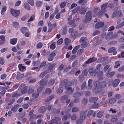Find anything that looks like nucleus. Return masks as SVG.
Here are the masks:
<instances>
[{"label": "nucleus", "instance_id": "obj_32", "mask_svg": "<svg viewBox=\"0 0 124 124\" xmlns=\"http://www.w3.org/2000/svg\"><path fill=\"white\" fill-rule=\"evenodd\" d=\"M87 39L86 37H82L81 38L79 41L80 42H87Z\"/></svg>", "mask_w": 124, "mask_h": 124}, {"label": "nucleus", "instance_id": "obj_40", "mask_svg": "<svg viewBox=\"0 0 124 124\" xmlns=\"http://www.w3.org/2000/svg\"><path fill=\"white\" fill-rule=\"evenodd\" d=\"M87 46V42H83L81 46L82 48H84L86 47Z\"/></svg>", "mask_w": 124, "mask_h": 124}, {"label": "nucleus", "instance_id": "obj_42", "mask_svg": "<svg viewBox=\"0 0 124 124\" xmlns=\"http://www.w3.org/2000/svg\"><path fill=\"white\" fill-rule=\"evenodd\" d=\"M104 112L103 111H99L97 113V116L99 118L103 116Z\"/></svg>", "mask_w": 124, "mask_h": 124}, {"label": "nucleus", "instance_id": "obj_49", "mask_svg": "<svg viewBox=\"0 0 124 124\" xmlns=\"http://www.w3.org/2000/svg\"><path fill=\"white\" fill-rule=\"evenodd\" d=\"M53 70V68L50 66L49 65L48 68V69L46 70V73H48L51 72Z\"/></svg>", "mask_w": 124, "mask_h": 124}, {"label": "nucleus", "instance_id": "obj_11", "mask_svg": "<svg viewBox=\"0 0 124 124\" xmlns=\"http://www.w3.org/2000/svg\"><path fill=\"white\" fill-rule=\"evenodd\" d=\"M87 11L86 8L85 7H81L79 10V13L82 15L85 14Z\"/></svg>", "mask_w": 124, "mask_h": 124}, {"label": "nucleus", "instance_id": "obj_59", "mask_svg": "<svg viewBox=\"0 0 124 124\" xmlns=\"http://www.w3.org/2000/svg\"><path fill=\"white\" fill-rule=\"evenodd\" d=\"M116 100L114 98H112L109 99V102L112 104H114L116 102Z\"/></svg>", "mask_w": 124, "mask_h": 124}, {"label": "nucleus", "instance_id": "obj_63", "mask_svg": "<svg viewBox=\"0 0 124 124\" xmlns=\"http://www.w3.org/2000/svg\"><path fill=\"white\" fill-rule=\"evenodd\" d=\"M79 110V108L78 107H74L72 109V111L73 112H78Z\"/></svg>", "mask_w": 124, "mask_h": 124}, {"label": "nucleus", "instance_id": "obj_2", "mask_svg": "<svg viewBox=\"0 0 124 124\" xmlns=\"http://www.w3.org/2000/svg\"><path fill=\"white\" fill-rule=\"evenodd\" d=\"M71 86L67 85V84L65 86V89L67 90L66 93L68 94H72L74 91V89L72 87H70Z\"/></svg>", "mask_w": 124, "mask_h": 124}, {"label": "nucleus", "instance_id": "obj_64", "mask_svg": "<svg viewBox=\"0 0 124 124\" xmlns=\"http://www.w3.org/2000/svg\"><path fill=\"white\" fill-rule=\"evenodd\" d=\"M64 68V65L63 64H61L60 66H59V67L58 68V69H57V70L58 71H60L61 70H62L63 68Z\"/></svg>", "mask_w": 124, "mask_h": 124}, {"label": "nucleus", "instance_id": "obj_58", "mask_svg": "<svg viewBox=\"0 0 124 124\" xmlns=\"http://www.w3.org/2000/svg\"><path fill=\"white\" fill-rule=\"evenodd\" d=\"M86 85V82H84L82 84L81 86V89L82 90H83L85 88Z\"/></svg>", "mask_w": 124, "mask_h": 124}, {"label": "nucleus", "instance_id": "obj_10", "mask_svg": "<svg viewBox=\"0 0 124 124\" xmlns=\"http://www.w3.org/2000/svg\"><path fill=\"white\" fill-rule=\"evenodd\" d=\"M108 52L109 53L112 52L113 55H115L117 53L116 49L114 47H112L109 48L108 49Z\"/></svg>", "mask_w": 124, "mask_h": 124}, {"label": "nucleus", "instance_id": "obj_30", "mask_svg": "<svg viewBox=\"0 0 124 124\" xmlns=\"http://www.w3.org/2000/svg\"><path fill=\"white\" fill-rule=\"evenodd\" d=\"M98 99L97 97H92L90 98L89 101L90 102H95V101H97Z\"/></svg>", "mask_w": 124, "mask_h": 124}, {"label": "nucleus", "instance_id": "obj_1", "mask_svg": "<svg viewBox=\"0 0 124 124\" xmlns=\"http://www.w3.org/2000/svg\"><path fill=\"white\" fill-rule=\"evenodd\" d=\"M93 13L91 11H89L87 12L85 15V19L84 20L83 23H87L90 21L92 18Z\"/></svg>", "mask_w": 124, "mask_h": 124}, {"label": "nucleus", "instance_id": "obj_55", "mask_svg": "<svg viewBox=\"0 0 124 124\" xmlns=\"http://www.w3.org/2000/svg\"><path fill=\"white\" fill-rule=\"evenodd\" d=\"M105 12L104 11H103L101 10L99 11L97 14V15L99 16H101L103 15L104 13Z\"/></svg>", "mask_w": 124, "mask_h": 124}, {"label": "nucleus", "instance_id": "obj_35", "mask_svg": "<svg viewBox=\"0 0 124 124\" xmlns=\"http://www.w3.org/2000/svg\"><path fill=\"white\" fill-rule=\"evenodd\" d=\"M63 92V88L61 87L60 86L58 89L56 91V93L57 94H61Z\"/></svg>", "mask_w": 124, "mask_h": 124}, {"label": "nucleus", "instance_id": "obj_37", "mask_svg": "<svg viewBox=\"0 0 124 124\" xmlns=\"http://www.w3.org/2000/svg\"><path fill=\"white\" fill-rule=\"evenodd\" d=\"M24 74L23 73L22 74L19 73L17 74L16 76V78L17 79H21L24 76Z\"/></svg>", "mask_w": 124, "mask_h": 124}, {"label": "nucleus", "instance_id": "obj_54", "mask_svg": "<svg viewBox=\"0 0 124 124\" xmlns=\"http://www.w3.org/2000/svg\"><path fill=\"white\" fill-rule=\"evenodd\" d=\"M75 99L73 101V102L74 103L79 102L80 101V98H75Z\"/></svg>", "mask_w": 124, "mask_h": 124}, {"label": "nucleus", "instance_id": "obj_53", "mask_svg": "<svg viewBox=\"0 0 124 124\" xmlns=\"http://www.w3.org/2000/svg\"><path fill=\"white\" fill-rule=\"evenodd\" d=\"M17 105H15L11 109V110L14 112H16L17 110Z\"/></svg>", "mask_w": 124, "mask_h": 124}, {"label": "nucleus", "instance_id": "obj_57", "mask_svg": "<svg viewBox=\"0 0 124 124\" xmlns=\"http://www.w3.org/2000/svg\"><path fill=\"white\" fill-rule=\"evenodd\" d=\"M100 33V31L98 30H96L94 31L93 32L92 35L93 36L99 34Z\"/></svg>", "mask_w": 124, "mask_h": 124}, {"label": "nucleus", "instance_id": "obj_8", "mask_svg": "<svg viewBox=\"0 0 124 124\" xmlns=\"http://www.w3.org/2000/svg\"><path fill=\"white\" fill-rule=\"evenodd\" d=\"M122 15V13L121 11H115L113 13L112 15L113 18L116 17L118 18L121 16Z\"/></svg>", "mask_w": 124, "mask_h": 124}, {"label": "nucleus", "instance_id": "obj_43", "mask_svg": "<svg viewBox=\"0 0 124 124\" xmlns=\"http://www.w3.org/2000/svg\"><path fill=\"white\" fill-rule=\"evenodd\" d=\"M79 47V46H78L76 47H75V48H74L73 49L72 53V54H75L77 50L78 49Z\"/></svg>", "mask_w": 124, "mask_h": 124}, {"label": "nucleus", "instance_id": "obj_48", "mask_svg": "<svg viewBox=\"0 0 124 124\" xmlns=\"http://www.w3.org/2000/svg\"><path fill=\"white\" fill-rule=\"evenodd\" d=\"M78 61L77 60H76L73 62L72 65V67H75L77 66L78 65Z\"/></svg>", "mask_w": 124, "mask_h": 124}, {"label": "nucleus", "instance_id": "obj_45", "mask_svg": "<svg viewBox=\"0 0 124 124\" xmlns=\"http://www.w3.org/2000/svg\"><path fill=\"white\" fill-rule=\"evenodd\" d=\"M7 9V7L6 6H4L3 8H2L1 11V14L3 15L4 14V12L6 11V10Z\"/></svg>", "mask_w": 124, "mask_h": 124}, {"label": "nucleus", "instance_id": "obj_47", "mask_svg": "<svg viewBox=\"0 0 124 124\" xmlns=\"http://www.w3.org/2000/svg\"><path fill=\"white\" fill-rule=\"evenodd\" d=\"M77 70L78 69L77 68H75L72 70L70 71V74L72 75L75 73H76Z\"/></svg>", "mask_w": 124, "mask_h": 124}, {"label": "nucleus", "instance_id": "obj_25", "mask_svg": "<svg viewBox=\"0 0 124 124\" xmlns=\"http://www.w3.org/2000/svg\"><path fill=\"white\" fill-rule=\"evenodd\" d=\"M17 40V39L15 38L11 39L10 40V42L12 44L15 45L16 43Z\"/></svg>", "mask_w": 124, "mask_h": 124}, {"label": "nucleus", "instance_id": "obj_13", "mask_svg": "<svg viewBox=\"0 0 124 124\" xmlns=\"http://www.w3.org/2000/svg\"><path fill=\"white\" fill-rule=\"evenodd\" d=\"M68 80L66 79L63 80L62 82H61L60 84V86L62 88H63L64 86L66 85L68 83Z\"/></svg>", "mask_w": 124, "mask_h": 124}, {"label": "nucleus", "instance_id": "obj_16", "mask_svg": "<svg viewBox=\"0 0 124 124\" xmlns=\"http://www.w3.org/2000/svg\"><path fill=\"white\" fill-rule=\"evenodd\" d=\"M51 93V89L50 88H46L45 91V93L42 92L43 95H45L46 94L49 95Z\"/></svg>", "mask_w": 124, "mask_h": 124}, {"label": "nucleus", "instance_id": "obj_9", "mask_svg": "<svg viewBox=\"0 0 124 124\" xmlns=\"http://www.w3.org/2000/svg\"><path fill=\"white\" fill-rule=\"evenodd\" d=\"M93 81L92 79H89L88 83V85L86 87L87 89H90L92 87V83Z\"/></svg>", "mask_w": 124, "mask_h": 124}, {"label": "nucleus", "instance_id": "obj_12", "mask_svg": "<svg viewBox=\"0 0 124 124\" xmlns=\"http://www.w3.org/2000/svg\"><path fill=\"white\" fill-rule=\"evenodd\" d=\"M103 73L102 71H100L97 75V76L100 80H102L103 79Z\"/></svg>", "mask_w": 124, "mask_h": 124}, {"label": "nucleus", "instance_id": "obj_56", "mask_svg": "<svg viewBox=\"0 0 124 124\" xmlns=\"http://www.w3.org/2000/svg\"><path fill=\"white\" fill-rule=\"evenodd\" d=\"M44 88V87H39L37 89L38 92L39 93L41 92Z\"/></svg>", "mask_w": 124, "mask_h": 124}, {"label": "nucleus", "instance_id": "obj_33", "mask_svg": "<svg viewBox=\"0 0 124 124\" xmlns=\"http://www.w3.org/2000/svg\"><path fill=\"white\" fill-rule=\"evenodd\" d=\"M100 85V82L98 80L94 81V85L95 88H98Z\"/></svg>", "mask_w": 124, "mask_h": 124}, {"label": "nucleus", "instance_id": "obj_46", "mask_svg": "<svg viewBox=\"0 0 124 124\" xmlns=\"http://www.w3.org/2000/svg\"><path fill=\"white\" fill-rule=\"evenodd\" d=\"M84 52V49H80L78 50L77 52V55L78 56L80 55Z\"/></svg>", "mask_w": 124, "mask_h": 124}, {"label": "nucleus", "instance_id": "obj_26", "mask_svg": "<svg viewBox=\"0 0 124 124\" xmlns=\"http://www.w3.org/2000/svg\"><path fill=\"white\" fill-rule=\"evenodd\" d=\"M55 80L54 79H51L48 84V86L50 87L52 86L54 83Z\"/></svg>", "mask_w": 124, "mask_h": 124}, {"label": "nucleus", "instance_id": "obj_4", "mask_svg": "<svg viewBox=\"0 0 124 124\" xmlns=\"http://www.w3.org/2000/svg\"><path fill=\"white\" fill-rule=\"evenodd\" d=\"M113 33V32L110 31L106 35V33L105 32L102 34L101 37L103 38H105L106 40H108L112 36Z\"/></svg>", "mask_w": 124, "mask_h": 124}, {"label": "nucleus", "instance_id": "obj_36", "mask_svg": "<svg viewBox=\"0 0 124 124\" xmlns=\"http://www.w3.org/2000/svg\"><path fill=\"white\" fill-rule=\"evenodd\" d=\"M46 110V108L45 107L42 106L39 108V111L40 113H43Z\"/></svg>", "mask_w": 124, "mask_h": 124}, {"label": "nucleus", "instance_id": "obj_23", "mask_svg": "<svg viewBox=\"0 0 124 124\" xmlns=\"http://www.w3.org/2000/svg\"><path fill=\"white\" fill-rule=\"evenodd\" d=\"M35 89V87L33 86L31 87L29 89L28 93L29 94H31L32 93L34 92V90Z\"/></svg>", "mask_w": 124, "mask_h": 124}, {"label": "nucleus", "instance_id": "obj_20", "mask_svg": "<svg viewBox=\"0 0 124 124\" xmlns=\"http://www.w3.org/2000/svg\"><path fill=\"white\" fill-rule=\"evenodd\" d=\"M122 62L121 61H116L115 63V68H117L120 66V64H121Z\"/></svg>", "mask_w": 124, "mask_h": 124}, {"label": "nucleus", "instance_id": "obj_27", "mask_svg": "<svg viewBox=\"0 0 124 124\" xmlns=\"http://www.w3.org/2000/svg\"><path fill=\"white\" fill-rule=\"evenodd\" d=\"M47 83V82L44 79L41 80L39 84L41 86H44L46 85Z\"/></svg>", "mask_w": 124, "mask_h": 124}, {"label": "nucleus", "instance_id": "obj_31", "mask_svg": "<svg viewBox=\"0 0 124 124\" xmlns=\"http://www.w3.org/2000/svg\"><path fill=\"white\" fill-rule=\"evenodd\" d=\"M106 85V83L105 81H102L100 84V86L101 88L104 87Z\"/></svg>", "mask_w": 124, "mask_h": 124}, {"label": "nucleus", "instance_id": "obj_17", "mask_svg": "<svg viewBox=\"0 0 124 124\" xmlns=\"http://www.w3.org/2000/svg\"><path fill=\"white\" fill-rule=\"evenodd\" d=\"M56 54L55 53L53 52L50 54L49 56L48 59V60L49 61H51L53 60L54 57L55 56Z\"/></svg>", "mask_w": 124, "mask_h": 124}, {"label": "nucleus", "instance_id": "obj_24", "mask_svg": "<svg viewBox=\"0 0 124 124\" xmlns=\"http://www.w3.org/2000/svg\"><path fill=\"white\" fill-rule=\"evenodd\" d=\"M50 52L49 51H47L46 52V51L44 49L42 51V53L43 55L45 56H47L50 54Z\"/></svg>", "mask_w": 124, "mask_h": 124}, {"label": "nucleus", "instance_id": "obj_50", "mask_svg": "<svg viewBox=\"0 0 124 124\" xmlns=\"http://www.w3.org/2000/svg\"><path fill=\"white\" fill-rule=\"evenodd\" d=\"M84 76L82 75H80L79 77V81L82 82L84 79Z\"/></svg>", "mask_w": 124, "mask_h": 124}, {"label": "nucleus", "instance_id": "obj_29", "mask_svg": "<svg viewBox=\"0 0 124 124\" xmlns=\"http://www.w3.org/2000/svg\"><path fill=\"white\" fill-rule=\"evenodd\" d=\"M24 7L25 9L27 10H30L31 8L29 5L27 3H25L24 4Z\"/></svg>", "mask_w": 124, "mask_h": 124}, {"label": "nucleus", "instance_id": "obj_22", "mask_svg": "<svg viewBox=\"0 0 124 124\" xmlns=\"http://www.w3.org/2000/svg\"><path fill=\"white\" fill-rule=\"evenodd\" d=\"M28 28L25 27L22 28L21 29V31L23 34H24L25 32H28Z\"/></svg>", "mask_w": 124, "mask_h": 124}, {"label": "nucleus", "instance_id": "obj_19", "mask_svg": "<svg viewBox=\"0 0 124 124\" xmlns=\"http://www.w3.org/2000/svg\"><path fill=\"white\" fill-rule=\"evenodd\" d=\"M97 60V58H95L93 57L90 58L85 62V63L87 64H89L94 62Z\"/></svg>", "mask_w": 124, "mask_h": 124}, {"label": "nucleus", "instance_id": "obj_38", "mask_svg": "<svg viewBox=\"0 0 124 124\" xmlns=\"http://www.w3.org/2000/svg\"><path fill=\"white\" fill-rule=\"evenodd\" d=\"M80 8V7L78 6L75 9H73L72 12V14H74L76 13L78 11Z\"/></svg>", "mask_w": 124, "mask_h": 124}, {"label": "nucleus", "instance_id": "obj_60", "mask_svg": "<svg viewBox=\"0 0 124 124\" xmlns=\"http://www.w3.org/2000/svg\"><path fill=\"white\" fill-rule=\"evenodd\" d=\"M39 93L37 92V93H33L32 94V96L34 98H37L39 97Z\"/></svg>", "mask_w": 124, "mask_h": 124}, {"label": "nucleus", "instance_id": "obj_6", "mask_svg": "<svg viewBox=\"0 0 124 124\" xmlns=\"http://www.w3.org/2000/svg\"><path fill=\"white\" fill-rule=\"evenodd\" d=\"M10 10L13 16L16 17H17L19 16L20 13L19 10L11 9Z\"/></svg>", "mask_w": 124, "mask_h": 124}, {"label": "nucleus", "instance_id": "obj_21", "mask_svg": "<svg viewBox=\"0 0 124 124\" xmlns=\"http://www.w3.org/2000/svg\"><path fill=\"white\" fill-rule=\"evenodd\" d=\"M86 116L85 113L84 111H82L80 115V119L82 120H83L85 119Z\"/></svg>", "mask_w": 124, "mask_h": 124}, {"label": "nucleus", "instance_id": "obj_41", "mask_svg": "<svg viewBox=\"0 0 124 124\" xmlns=\"http://www.w3.org/2000/svg\"><path fill=\"white\" fill-rule=\"evenodd\" d=\"M20 95L18 94L17 92H13L11 94V96L12 97H15L17 96H19Z\"/></svg>", "mask_w": 124, "mask_h": 124}, {"label": "nucleus", "instance_id": "obj_15", "mask_svg": "<svg viewBox=\"0 0 124 124\" xmlns=\"http://www.w3.org/2000/svg\"><path fill=\"white\" fill-rule=\"evenodd\" d=\"M120 81V80L118 79H115L113 82L112 86L114 87H116L118 85Z\"/></svg>", "mask_w": 124, "mask_h": 124}, {"label": "nucleus", "instance_id": "obj_51", "mask_svg": "<svg viewBox=\"0 0 124 124\" xmlns=\"http://www.w3.org/2000/svg\"><path fill=\"white\" fill-rule=\"evenodd\" d=\"M108 3H106L102 5L101 7V8L102 10H104L107 8L108 5Z\"/></svg>", "mask_w": 124, "mask_h": 124}, {"label": "nucleus", "instance_id": "obj_62", "mask_svg": "<svg viewBox=\"0 0 124 124\" xmlns=\"http://www.w3.org/2000/svg\"><path fill=\"white\" fill-rule=\"evenodd\" d=\"M3 57H0V64L2 65L4 64L5 61Z\"/></svg>", "mask_w": 124, "mask_h": 124}, {"label": "nucleus", "instance_id": "obj_7", "mask_svg": "<svg viewBox=\"0 0 124 124\" xmlns=\"http://www.w3.org/2000/svg\"><path fill=\"white\" fill-rule=\"evenodd\" d=\"M104 25V23L103 22H99L97 23L95 25L94 28L95 29L102 27Z\"/></svg>", "mask_w": 124, "mask_h": 124}, {"label": "nucleus", "instance_id": "obj_34", "mask_svg": "<svg viewBox=\"0 0 124 124\" xmlns=\"http://www.w3.org/2000/svg\"><path fill=\"white\" fill-rule=\"evenodd\" d=\"M87 2V1L86 0H80L78 1L79 4H81L82 5H85Z\"/></svg>", "mask_w": 124, "mask_h": 124}, {"label": "nucleus", "instance_id": "obj_28", "mask_svg": "<svg viewBox=\"0 0 124 124\" xmlns=\"http://www.w3.org/2000/svg\"><path fill=\"white\" fill-rule=\"evenodd\" d=\"M18 67L19 70L21 71H22L25 70V67L23 66L22 64H20L19 65Z\"/></svg>", "mask_w": 124, "mask_h": 124}, {"label": "nucleus", "instance_id": "obj_14", "mask_svg": "<svg viewBox=\"0 0 124 124\" xmlns=\"http://www.w3.org/2000/svg\"><path fill=\"white\" fill-rule=\"evenodd\" d=\"M83 95V92H75L73 95V97L74 98H78L82 95Z\"/></svg>", "mask_w": 124, "mask_h": 124}, {"label": "nucleus", "instance_id": "obj_18", "mask_svg": "<svg viewBox=\"0 0 124 124\" xmlns=\"http://www.w3.org/2000/svg\"><path fill=\"white\" fill-rule=\"evenodd\" d=\"M78 82L77 81L76 79H74L72 80L71 82H69L67 84V85L71 86L73 85H76Z\"/></svg>", "mask_w": 124, "mask_h": 124}, {"label": "nucleus", "instance_id": "obj_5", "mask_svg": "<svg viewBox=\"0 0 124 124\" xmlns=\"http://www.w3.org/2000/svg\"><path fill=\"white\" fill-rule=\"evenodd\" d=\"M19 89L22 93L25 94L27 92V88L25 84H22L19 86Z\"/></svg>", "mask_w": 124, "mask_h": 124}, {"label": "nucleus", "instance_id": "obj_44", "mask_svg": "<svg viewBox=\"0 0 124 124\" xmlns=\"http://www.w3.org/2000/svg\"><path fill=\"white\" fill-rule=\"evenodd\" d=\"M70 42V40L69 39L67 38L65 39V43L66 45H69Z\"/></svg>", "mask_w": 124, "mask_h": 124}, {"label": "nucleus", "instance_id": "obj_61", "mask_svg": "<svg viewBox=\"0 0 124 124\" xmlns=\"http://www.w3.org/2000/svg\"><path fill=\"white\" fill-rule=\"evenodd\" d=\"M27 2L32 6H34V3L33 0H28Z\"/></svg>", "mask_w": 124, "mask_h": 124}, {"label": "nucleus", "instance_id": "obj_52", "mask_svg": "<svg viewBox=\"0 0 124 124\" xmlns=\"http://www.w3.org/2000/svg\"><path fill=\"white\" fill-rule=\"evenodd\" d=\"M58 123L54 118L52 119L51 121V123L49 124H58Z\"/></svg>", "mask_w": 124, "mask_h": 124}, {"label": "nucleus", "instance_id": "obj_3", "mask_svg": "<svg viewBox=\"0 0 124 124\" xmlns=\"http://www.w3.org/2000/svg\"><path fill=\"white\" fill-rule=\"evenodd\" d=\"M88 72L90 75L92 77L95 76L98 73V71L94 69L93 67H90L88 70Z\"/></svg>", "mask_w": 124, "mask_h": 124}, {"label": "nucleus", "instance_id": "obj_39", "mask_svg": "<svg viewBox=\"0 0 124 124\" xmlns=\"http://www.w3.org/2000/svg\"><path fill=\"white\" fill-rule=\"evenodd\" d=\"M102 89L101 87H99L98 88H95V92L96 93H97L102 91Z\"/></svg>", "mask_w": 124, "mask_h": 124}]
</instances>
